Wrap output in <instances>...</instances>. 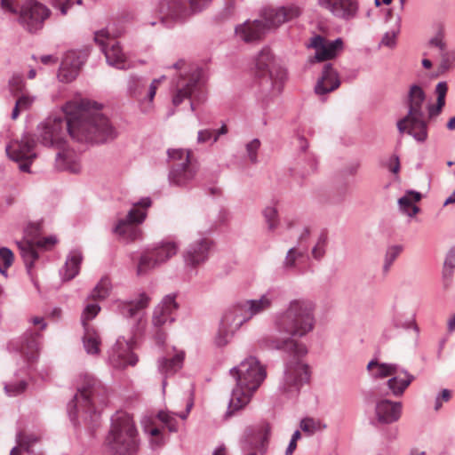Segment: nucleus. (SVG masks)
I'll return each instance as SVG.
<instances>
[{
	"instance_id": "f8f14e48",
	"label": "nucleus",
	"mask_w": 455,
	"mask_h": 455,
	"mask_svg": "<svg viewBox=\"0 0 455 455\" xmlns=\"http://www.w3.org/2000/svg\"><path fill=\"white\" fill-rule=\"evenodd\" d=\"M178 251V245L173 241L163 240L146 249L140 256L136 273L137 275H147L160 264L167 261Z\"/></svg>"
},
{
	"instance_id": "09e8293b",
	"label": "nucleus",
	"mask_w": 455,
	"mask_h": 455,
	"mask_svg": "<svg viewBox=\"0 0 455 455\" xmlns=\"http://www.w3.org/2000/svg\"><path fill=\"white\" fill-rule=\"evenodd\" d=\"M100 311V307L98 304H88L84 309L81 315V322L84 328H92L88 321L93 319Z\"/></svg>"
},
{
	"instance_id": "79ce46f5",
	"label": "nucleus",
	"mask_w": 455,
	"mask_h": 455,
	"mask_svg": "<svg viewBox=\"0 0 455 455\" xmlns=\"http://www.w3.org/2000/svg\"><path fill=\"white\" fill-rule=\"evenodd\" d=\"M40 438L33 434L26 435L22 432H19L16 435V441L18 445L22 448L28 454H33V445L39 442Z\"/></svg>"
},
{
	"instance_id": "2eb2a0df",
	"label": "nucleus",
	"mask_w": 455,
	"mask_h": 455,
	"mask_svg": "<svg viewBox=\"0 0 455 455\" xmlns=\"http://www.w3.org/2000/svg\"><path fill=\"white\" fill-rule=\"evenodd\" d=\"M43 232L42 222H30L24 230L25 238L17 242L20 256L24 261L27 273L33 280V267L36 260L39 258V254L36 249V242L41 237Z\"/></svg>"
},
{
	"instance_id": "4be33fe9",
	"label": "nucleus",
	"mask_w": 455,
	"mask_h": 455,
	"mask_svg": "<svg viewBox=\"0 0 455 455\" xmlns=\"http://www.w3.org/2000/svg\"><path fill=\"white\" fill-rule=\"evenodd\" d=\"M175 299V294H168L155 307L152 316L154 327L162 328L165 324H172L175 322L176 312L179 308Z\"/></svg>"
},
{
	"instance_id": "864d4df0",
	"label": "nucleus",
	"mask_w": 455,
	"mask_h": 455,
	"mask_svg": "<svg viewBox=\"0 0 455 455\" xmlns=\"http://www.w3.org/2000/svg\"><path fill=\"white\" fill-rule=\"evenodd\" d=\"M259 146L260 141L258 139H253L251 141L246 144V151L249 159L252 164H256L258 162L257 151L259 150Z\"/></svg>"
},
{
	"instance_id": "bb28decb",
	"label": "nucleus",
	"mask_w": 455,
	"mask_h": 455,
	"mask_svg": "<svg viewBox=\"0 0 455 455\" xmlns=\"http://www.w3.org/2000/svg\"><path fill=\"white\" fill-rule=\"evenodd\" d=\"M402 407L401 402H393L388 399L379 400L375 406L378 422L387 425L396 422L401 418Z\"/></svg>"
},
{
	"instance_id": "b1692460",
	"label": "nucleus",
	"mask_w": 455,
	"mask_h": 455,
	"mask_svg": "<svg viewBox=\"0 0 455 455\" xmlns=\"http://www.w3.org/2000/svg\"><path fill=\"white\" fill-rule=\"evenodd\" d=\"M318 4L345 20L354 19L359 9L358 0H318Z\"/></svg>"
},
{
	"instance_id": "473e14b6",
	"label": "nucleus",
	"mask_w": 455,
	"mask_h": 455,
	"mask_svg": "<svg viewBox=\"0 0 455 455\" xmlns=\"http://www.w3.org/2000/svg\"><path fill=\"white\" fill-rule=\"evenodd\" d=\"M185 354L184 352L177 353L171 358L163 357L158 361V370L159 371L167 377L168 375L174 374L177 371H179L183 364Z\"/></svg>"
},
{
	"instance_id": "69168bd1",
	"label": "nucleus",
	"mask_w": 455,
	"mask_h": 455,
	"mask_svg": "<svg viewBox=\"0 0 455 455\" xmlns=\"http://www.w3.org/2000/svg\"><path fill=\"white\" fill-rule=\"evenodd\" d=\"M33 101L34 98L22 94L18 97L15 103H17L22 110H26L32 105Z\"/></svg>"
},
{
	"instance_id": "4d7b16f0",
	"label": "nucleus",
	"mask_w": 455,
	"mask_h": 455,
	"mask_svg": "<svg viewBox=\"0 0 455 455\" xmlns=\"http://www.w3.org/2000/svg\"><path fill=\"white\" fill-rule=\"evenodd\" d=\"M305 162L307 166H303L302 175H309L316 171L317 161L314 156H306Z\"/></svg>"
},
{
	"instance_id": "412c9836",
	"label": "nucleus",
	"mask_w": 455,
	"mask_h": 455,
	"mask_svg": "<svg viewBox=\"0 0 455 455\" xmlns=\"http://www.w3.org/2000/svg\"><path fill=\"white\" fill-rule=\"evenodd\" d=\"M133 342L124 337L117 339L109 353V361L116 368L134 366L138 362V356L132 352Z\"/></svg>"
},
{
	"instance_id": "f03ea898",
	"label": "nucleus",
	"mask_w": 455,
	"mask_h": 455,
	"mask_svg": "<svg viewBox=\"0 0 455 455\" xmlns=\"http://www.w3.org/2000/svg\"><path fill=\"white\" fill-rule=\"evenodd\" d=\"M315 324V304L305 299L291 300L285 310L275 315V330L284 337H269L267 346L269 349L282 350L286 354L279 390L289 398L297 396L302 386L309 381V367L302 360L307 354V348L298 339L311 332Z\"/></svg>"
},
{
	"instance_id": "72a5a7b5",
	"label": "nucleus",
	"mask_w": 455,
	"mask_h": 455,
	"mask_svg": "<svg viewBox=\"0 0 455 455\" xmlns=\"http://www.w3.org/2000/svg\"><path fill=\"white\" fill-rule=\"evenodd\" d=\"M148 81L143 77L131 76L128 80L127 90L131 97L138 100H145L147 98Z\"/></svg>"
},
{
	"instance_id": "c03bdc74",
	"label": "nucleus",
	"mask_w": 455,
	"mask_h": 455,
	"mask_svg": "<svg viewBox=\"0 0 455 455\" xmlns=\"http://www.w3.org/2000/svg\"><path fill=\"white\" fill-rule=\"evenodd\" d=\"M444 36V25L442 23H438L436 25V33L432 38L429 39L428 44L430 46L438 48L440 52H443L446 49V44L443 41Z\"/></svg>"
},
{
	"instance_id": "a18cd8bd",
	"label": "nucleus",
	"mask_w": 455,
	"mask_h": 455,
	"mask_svg": "<svg viewBox=\"0 0 455 455\" xmlns=\"http://www.w3.org/2000/svg\"><path fill=\"white\" fill-rule=\"evenodd\" d=\"M455 63V52L446 51L441 52V63L438 67V73L444 74L451 69Z\"/></svg>"
},
{
	"instance_id": "f704fd0d",
	"label": "nucleus",
	"mask_w": 455,
	"mask_h": 455,
	"mask_svg": "<svg viewBox=\"0 0 455 455\" xmlns=\"http://www.w3.org/2000/svg\"><path fill=\"white\" fill-rule=\"evenodd\" d=\"M421 199V194L417 191L410 190L407 194L398 199V205L400 210L410 217L416 215L419 208L413 203L419 202Z\"/></svg>"
},
{
	"instance_id": "e433bc0d",
	"label": "nucleus",
	"mask_w": 455,
	"mask_h": 455,
	"mask_svg": "<svg viewBox=\"0 0 455 455\" xmlns=\"http://www.w3.org/2000/svg\"><path fill=\"white\" fill-rule=\"evenodd\" d=\"M373 367H377V371L373 372V376L378 379H382L389 376H394L399 372L400 366L395 363H379L377 360H371L367 365V369L371 371Z\"/></svg>"
},
{
	"instance_id": "423d86ee",
	"label": "nucleus",
	"mask_w": 455,
	"mask_h": 455,
	"mask_svg": "<svg viewBox=\"0 0 455 455\" xmlns=\"http://www.w3.org/2000/svg\"><path fill=\"white\" fill-rule=\"evenodd\" d=\"M301 10L295 4H288L278 8L267 7L261 12L260 20H246L235 27V35L245 43L260 41L271 29L298 18Z\"/></svg>"
},
{
	"instance_id": "c85d7f7f",
	"label": "nucleus",
	"mask_w": 455,
	"mask_h": 455,
	"mask_svg": "<svg viewBox=\"0 0 455 455\" xmlns=\"http://www.w3.org/2000/svg\"><path fill=\"white\" fill-rule=\"evenodd\" d=\"M237 321V317L231 310L225 313L214 339L217 347H222L230 342L233 337V331H231L229 327L233 324L235 326Z\"/></svg>"
},
{
	"instance_id": "cd10ccee",
	"label": "nucleus",
	"mask_w": 455,
	"mask_h": 455,
	"mask_svg": "<svg viewBox=\"0 0 455 455\" xmlns=\"http://www.w3.org/2000/svg\"><path fill=\"white\" fill-rule=\"evenodd\" d=\"M339 85V73L331 63H325L315 86V92L318 95H324L335 91Z\"/></svg>"
},
{
	"instance_id": "774afa93",
	"label": "nucleus",
	"mask_w": 455,
	"mask_h": 455,
	"mask_svg": "<svg viewBox=\"0 0 455 455\" xmlns=\"http://www.w3.org/2000/svg\"><path fill=\"white\" fill-rule=\"evenodd\" d=\"M393 323H394L395 327H396V328L410 329L411 327H413L417 331H419L416 323L414 322H411V321H408V322H404L403 323L400 319H394Z\"/></svg>"
},
{
	"instance_id": "bf43d9fd",
	"label": "nucleus",
	"mask_w": 455,
	"mask_h": 455,
	"mask_svg": "<svg viewBox=\"0 0 455 455\" xmlns=\"http://www.w3.org/2000/svg\"><path fill=\"white\" fill-rule=\"evenodd\" d=\"M213 137H214V132L212 130H211V129L200 130L197 132V142L200 144L206 143V142H211L212 144H213L212 143Z\"/></svg>"
},
{
	"instance_id": "5701e85b",
	"label": "nucleus",
	"mask_w": 455,
	"mask_h": 455,
	"mask_svg": "<svg viewBox=\"0 0 455 455\" xmlns=\"http://www.w3.org/2000/svg\"><path fill=\"white\" fill-rule=\"evenodd\" d=\"M424 116L417 114L409 116V113H407L396 124L399 132H406L418 142H425L427 139V122L424 119Z\"/></svg>"
},
{
	"instance_id": "de8ad7c7",
	"label": "nucleus",
	"mask_w": 455,
	"mask_h": 455,
	"mask_svg": "<svg viewBox=\"0 0 455 455\" xmlns=\"http://www.w3.org/2000/svg\"><path fill=\"white\" fill-rule=\"evenodd\" d=\"M28 387L25 379L5 383L4 391L9 396H16L23 393Z\"/></svg>"
},
{
	"instance_id": "a211bd4d",
	"label": "nucleus",
	"mask_w": 455,
	"mask_h": 455,
	"mask_svg": "<svg viewBox=\"0 0 455 455\" xmlns=\"http://www.w3.org/2000/svg\"><path fill=\"white\" fill-rule=\"evenodd\" d=\"M269 435L268 426L247 427L240 442L244 455H258L257 450H259L260 455H264Z\"/></svg>"
},
{
	"instance_id": "052dcab7",
	"label": "nucleus",
	"mask_w": 455,
	"mask_h": 455,
	"mask_svg": "<svg viewBox=\"0 0 455 455\" xmlns=\"http://www.w3.org/2000/svg\"><path fill=\"white\" fill-rule=\"evenodd\" d=\"M57 238L54 235L46 236L44 238H40L36 242V249H49L51 246L54 245L57 243Z\"/></svg>"
},
{
	"instance_id": "3c124183",
	"label": "nucleus",
	"mask_w": 455,
	"mask_h": 455,
	"mask_svg": "<svg viewBox=\"0 0 455 455\" xmlns=\"http://www.w3.org/2000/svg\"><path fill=\"white\" fill-rule=\"evenodd\" d=\"M52 6L60 11L62 15H66L68 10L75 4H81L82 0H52Z\"/></svg>"
},
{
	"instance_id": "c756f323",
	"label": "nucleus",
	"mask_w": 455,
	"mask_h": 455,
	"mask_svg": "<svg viewBox=\"0 0 455 455\" xmlns=\"http://www.w3.org/2000/svg\"><path fill=\"white\" fill-rule=\"evenodd\" d=\"M414 379L415 377L412 374L400 367L399 372L391 377L387 385L394 396L400 397Z\"/></svg>"
},
{
	"instance_id": "37998d69",
	"label": "nucleus",
	"mask_w": 455,
	"mask_h": 455,
	"mask_svg": "<svg viewBox=\"0 0 455 455\" xmlns=\"http://www.w3.org/2000/svg\"><path fill=\"white\" fill-rule=\"evenodd\" d=\"M327 243H328L327 234H326V232L323 231L319 235L317 242L312 249V256L315 259L320 260L323 258L325 251H326Z\"/></svg>"
},
{
	"instance_id": "7ed1b4c3",
	"label": "nucleus",
	"mask_w": 455,
	"mask_h": 455,
	"mask_svg": "<svg viewBox=\"0 0 455 455\" xmlns=\"http://www.w3.org/2000/svg\"><path fill=\"white\" fill-rule=\"evenodd\" d=\"M253 74L256 97L267 107L283 91L287 70L276 62L270 48L265 46L254 58Z\"/></svg>"
},
{
	"instance_id": "ddd939ff",
	"label": "nucleus",
	"mask_w": 455,
	"mask_h": 455,
	"mask_svg": "<svg viewBox=\"0 0 455 455\" xmlns=\"http://www.w3.org/2000/svg\"><path fill=\"white\" fill-rule=\"evenodd\" d=\"M36 145L34 136L24 133L20 140L11 141L5 150L10 159L19 163V169L21 172H30V166L36 158Z\"/></svg>"
},
{
	"instance_id": "9b49d317",
	"label": "nucleus",
	"mask_w": 455,
	"mask_h": 455,
	"mask_svg": "<svg viewBox=\"0 0 455 455\" xmlns=\"http://www.w3.org/2000/svg\"><path fill=\"white\" fill-rule=\"evenodd\" d=\"M283 294L280 287H270L259 299H247L237 303L231 309L238 320L235 328H239L254 315L269 309L275 302L283 299Z\"/></svg>"
},
{
	"instance_id": "0eeeda50",
	"label": "nucleus",
	"mask_w": 455,
	"mask_h": 455,
	"mask_svg": "<svg viewBox=\"0 0 455 455\" xmlns=\"http://www.w3.org/2000/svg\"><path fill=\"white\" fill-rule=\"evenodd\" d=\"M0 7L4 12L18 15L19 24L30 34L41 30L52 13L44 4L34 0L26 1L20 6L18 0H0Z\"/></svg>"
},
{
	"instance_id": "338daca9",
	"label": "nucleus",
	"mask_w": 455,
	"mask_h": 455,
	"mask_svg": "<svg viewBox=\"0 0 455 455\" xmlns=\"http://www.w3.org/2000/svg\"><path fill=\"white\" fill-rule=\"evenodd\" d=\"M159 84H160V79H154L152 81V83L150 84V85L148 86V89L147 91V98L149 101L153 100Z\"/></svg>"
},
{
	"instance_id": "a878e982",
	"label": "nucleus",
	"mask_w": 455,
	"mask_h": 455,
	"mask_svg": "<svg viewBox=\"0 0 455 455\" xmlns=\"http://www.w3.org/2000/svg\"><path fill=\"white\" fill-rule=\"evenodd\" d=\"M151 299L146 292H140L131 300H118L116 311L124 318H136L148 307Z\"/></svg>"
},
{
	"instance_id": "20e7f679",
	"label": "nucleus",
	"mask_w": 455,
	"mask_h": 455,
	"mask_svg": "<svg viewBox=\"0 0 455 455\" xmlns=\"http://www.w3.org/2000/svg\"><path fill=\"white\" fill-rule=\"evenodd\" d=\"M229 373L235 379L236 386L232 390L225 419L243 408L267 377L265 367L254 356L244 359L238 366L230 369Z\"/></svg>"
},
{
	"instance_id": "6e6d98bb",
	"label": "nucleus",
	"mask_w": 455,
	"mask_h": 455,
	"mask_svg": "<svg viewBox=\"0 0 455 455\" xmlns=\"http://www.w3.org/2000/svg\"><path fill=\"white\" fill-rule=\"evenodd\" d=\"M194 14L199 13L206 9L212 0H188Z\"/></svg>"
},
{
	"instance_id": "0e129e2a",
	"label": "nucleus",
	"mask_w": 455,
	"mask_h": 455,
	"mask_svg": "<svg viewBox=\"0 0 455 455\" xmlns=\"http://www.w3.org/2000/svg\"><path fill=\"white\" fill-rule=\"evenodd\" d=\"M396 33L395 31L387 32L381 39V44L387 47H394L395 45Z\"/></svg>"
},
{
	"instance_id": "a19ab883",
	"label": "nucleus",
	"mask_w": 455,
	"mask_h": 455,
	"mask_svg": "<svg viewBox=\"0 0 455 455\" xmlns=\"http://www.w3.org/2000/svg\"><path fill=\"white\" fill-rule=\"evenodd\" d=\"M111 290V283L108 277H102L94 289L92 291L90 297L95 300H102L108 297Z\"/></svg>"
},
{
	"instance_id": "6ab92c4d",
	"label": "nucleus",
	"mask_w": 455,
	"mask_h": 455,
	"mask_svg": "<svg viewBox=\"0 0 455 455\" xmlns=\"http://www.w3.org/2000/svg\"><path fill=\"white\" fill-rule=\"evenodd\" d=\"M310 46L315 50V55L309 58V62L314 64L338 57L344 50V41L341 37L328 40L321 35H316L312 37Z\"/></svg>"
},
{
	"instance_id": "13d9d810",
	"label": "nucleus",
	"mask_w": 455,
	"mask_h": 455,
	"mask_svg": "<svg viewBox=\"0 0 455 455\" xmlns=\"http://www.w3.org/2000/svg\"><path fill=\"white\" fill-rule=\"evenodd\" d=\"M0 260L4 262V266L5 268H8L12 266L13 262V253L7 247L0 248Z\"/></svg>"
},
{
	"instance_id": "680f3d73",
	"label": "nucleus",
	"mask_w": 455,
	"mask_h": 455,
	"mask_svg": "<svg viewBox=\"0 0 455 455\" xmlns=\"http://www.w3.org/2000/svg\"><path fill=\"white\" fill-rule=\"evenodd\" d=\"M300 437L301 434L299 430L294 431V433L291 435V441L288 444V447L286 448L285 455H292V453L297 448V442L299 439H300Z\"/></svg>"
},
{
	"instance_id": "603ef678",
	"label": "nucleus",
	"mask_w": 455,
	"mask_h": 455,
	"mask_svg": "<svg viewBox=\"0 0 455 455\" xmlns=\"http://www.w3.org/2000/svg\"><path fill=\"white\" fill-rule=\"evenodd\" d=\"M9 87L11 92L14 96H17L19 93L22 92L25 87L24 79L20 76H12V77L9 81Z\"/></svg>"
},
{
	"instance_id": "4c0bfd02",
	"label": "nucleus",
	"mask_w": 455,
	"mask_h": 455,
	"mask_svg": "<svg viewBox=\"0 0 455 455\" xmlns=\"http://www.w3.org/2000/svg\"><path fill=\"white\" fill-rule=\"evenodd\" d=\"M455 268V247H451L445 257L443 268V278L444 286L449 285L450 281L453 275V269Z\"/></svg>"
},
{
	"instance_id": "1a4fd4ad",
	"label": "nucleus",
	"mask_w": 455,
	"mask_h": 455,
	"mask_svg": "<svg viewBox=\"0 0 455 455\" xmlns=\"http://www.w3.org/2000/svg\"><path fill=\"white\" fill-rule=\"evenodd\" d=\"M151 204L150 197L141 198L139 202L133 204L126 217L119 220L113 228V233L125 243L141 239L142 231L136 225L141 224L145 220L147 217L146 210L150 207Z\"/></svg>"
},
{
	"instance_id": "ea45409f",
	"label": "nucleus",
	"mask_w": 455,
	"mask_h": 455,
	"mask_svg": "<svg viewBox=\"0 0 455 455\" xmlns=\"http://www.w3.org/2000/svg\"><path fill=\"white\" fill-rule=\"evenodd\" d=\"M306 249L300 250L296 247L289 249L283 262V268L285 271H291L295 269L297 267V260L304 257Z\"/></svg>"
},
{
	"instance_id": "f3484780",
	"label": "nucleus",
	"mask_w": 455,
	"mask_h": 455,
	"mask_svg": "<svg viewBox=\"0 0 455 455\" xmlns=\"http://www.w3.org/2000/svg\"><path fill=\"white\" fill-rule=\"evenodd\" d=\"M94 40L100 46L101 52L106 57L109 66L118 69H125L128 63L119 42L110 38L107 30H100L95 33Z\"/></svg>"
},
{
	"instance_id": "dca6fc26",
	"label": "nucleus",
	"mask_w": 455,
	"mask_h": 455,
	"mask_svg": "<svg viewBox=\"0 0 455 455\" xmlns=\"http://www.w3.org/2000/svg\"><path fill=\"white\" fill-rule=\"evenodd\" d=\"M160 22L171 28L174 23L185 22L194 15L188 0H162L158 5Z\"/></svg>"
},
{
	"instance_id": "2f4dec72",
	"label": "nucleus",
	"mask_w": 455,
	"mask_h": 455,
	"mask_svg": "<svg viewBox=\"0 0 455 455\" xmlns=\"http://www.w3.org/2000/svg\"><path fill=\"white\" fill-rule=\"evenodd\" d=\"M82 253L79 251H72L68 256L65 265L60 270V275L64 281H70L75 278L80 270Z\"/></svg>"
},
{
	"instance_id": "c9c22d12",
	"label": "nucleus",
	"mask_w": 455,
	"mask_h": 455,
	"mask_svg": "<svg viewBox=\"0 0 455 455\" xmlns=\"http://www.w3.org/2000/svg\"><path fill=\"white\" fill-rule=\"evenodd\" d=\"M83 337L84 347L89 355H98L100 353V339L93 328H84Z\"/></svg>"
},
{
	"instance_id": "aec40b11",
	"label": "nucleus",
	"mask_w": 455,
	"mask_h": 455,
	"mask_svg": "<svg viewBox=\"0 0 455 455\" xmlns=\"http://www.w3.org/2000/svg\"><path fill=\"white\" fill-rule=\"evenodd\" d=\"M89 52L86 50H70L68 51L60 62L58 78L62 83H70L74 81L86 62Z\"/></svg>"
},
{
	"instance_id": "8fccbe9b",
	"label": "nucleus",
	"mask_w": 455,
	"mask_h": 455,
	"mask_svg": "<svg viewBox=\"0 0 455 455\" xmlns=\"http://www.w3.org/2000/svg\"><path fill=\"white\" fill-rule=\"evenodd\" d=\"M144 431L152 436L151 445L154 448L161 447L164 443V438L161 430L156 427L144 425Z\"/></svg>"
},
{
	"instance_id": "58836bf2",
	"label": "nucleus",
	"mask_w": 455,
	"mask_h": 455,
	"mask_svg": "<svg viewBox=\"0 0 455 455\" xmlns=\"http://www.w3.org/2000/svg\"><path fill=\"white\" fill-rule=\"evenodd\" d=\"M402 251H403V246L397 245V244L391 245L387 248L385 257H384V263H383V267H382V274L384 276H386L388 274L393 263L398 258V256L400 255Z\"/></svg>"
},
{
	"instance_id": "7c9ffc66",
	"label": "nucleus",
	"mask_w": 455,
	"mask_h": 455,
	"mask_svg": "<svg viewBox=\"0 0 455 455\" xmlns=\"http://www.w3.org/2000/svg\"><path fill=\"white\" fill-rule=\"evenodd\" d=\"M426 99V93L423 89L417 85L413 84L411 86L409 94H408V113L409 116L413 114H417L419 116H425L422 110V105Z\"/></svg>"
},
{
	"instance_id": "f257e3e1",
	"label": "nucleus",
	"mask_w": 455,
	"mask_h": 455,
	"mask_svg": "<svg viewBox=\"0 0 455 455\" xmlns=\"http://www.w3.org/2000/svg\"><path fill=\"white\" fill-rule=\"evenodd\" d=\"M100 110V105L95 101L68 102L63 108V115L48 117L38 126L41 144L60 150L55 160L59 170L72 173L81 170L75 152L65 148L68 136L80 142L92 143H104L116 138L114 127Z\"/></svg>"
},
{
	"instance_id": "5fc2aeb1",
	"label": "nucleus",
	"mask_w": 455,
	"mask_h": 455,
	"mask_svg": "<svg viewBox=\"0 0 455 455\" xmlns=\"http://www.w3.org/2000/svg\"><path fill=\"white\" fill-rule=\"evenodd\" d=\"M237 0H223L221 16L223 19L231 17L235 11Z\"/></svg>"
},
{
	"instance_id": "4468645a",
	"label": "nucleus",
	"mask_w": 455,
	"mask_h": 455,
	"mask_svg": "<svg viewBox=\"0 0 455 455\" xmlns=\"http://www.w3.org/2000/svg\"><path fill=\"white\" fill-rule=\"evenodd\" d=\"M41 339L39 332L28 331L22 336L10 340L7 348L11 353L20 355L27 367L30 368L39 356Z\"/></svg>"
},
{
	"instance_id": "39448f33",
	"label": "nucleus",
	"mask_w": 455,
	"mask_h": 455,
	"mask_svg": "<svg viewBox=\"0 0 455 455\" xmlns=\"http://www.w3.org/2000/svg\"><path fill=\"white\" fill-rule=\"evenodd\" d=\"M108 391L100 380L85 374L81 379L77 392L68 404V412L74 426L78 424L77 416L84 414V419L96 422L100 409L107 404Z\"/></svg>"
},
{
	"instance_id": "9d476101",
	"label": "nucleus",
	"mask_w": 455,
	"mask_h": 455,
	"mask_svg": "<svg viewBox=\"0 0 455 455\" xmlns=\"http://www.w3.org/2000/svg\"><path fill=\"white\" fill-rule=\"evenodd\" d=\"M167 155L168 160L172 162L168 174L169 183L180 188L192 185L197 168L190 160V151L170 148L167 150Z\"/></svg>"
},
{
	"instance_id": "6e6552de",
	"label": "nucleus",
	"mask_w": 455,
	"mask_h": 455,
	"mask_svg": "<svg viewBox=\"0 0 455 455\" xmlns=\"http://www.w3.org/2000/svg\"><path fill=\"white\" fill-rule=\"evenodd\" d=\"M173 86L175 92L172 96V103L176 107L188 99L190 100V107L194 111L196 101L201 103L206 99L202 68H196L189 75L180 72L173 80Z\"/></svg>"
},
{
	"instance_id": "e2e57ef3",
	"label": "nucleus",
	"mask_w": 455,
	"mask_h": 455,
	"mask_svg": "<svg viewBox=\"0 0 455 455\" xmlns=\"http://www.w3.org/2000/svg\"><path fill=\"white\" fill-rule=\"evenodd\" d=\"M227 212L225 210H220L218 215V220L211 223L209 228L204 230V233H212L213 230L217 229V228L226 221Z\"/></svg>"
},
{
	"instance_id": "393cba45",
	"label": "nucleus",
	"mask_w": 455,
	"mask_h": 455,
	"mask_svg": "<svg viewBox=\"0 0 455 455\" xmlns=\"http://www.w3.org/2000/svg\"><path fill=\"white\" fill-rule=\"evenodd\" d=\"M212 240L201 238L188 245L183 258L187 265L196 267L208 259Z\"/></svg>"
},
{
	"instance_id": "49530a36",
	"label": "nucleus",
	"mask_w": 455,
	"mask_h": 455,
	"mask_svg": "<svg viewBox=\"0 0 455 455\" xmlns=\"http://www.w3.org/2000/svg\"><path fill=\"white\" fill-rule=\"evenodd\" d=\"M263 216L269 231H274L279 225L278 212L275 207L267 206L263 211Z\"/></svg>"
}]
</instances>
